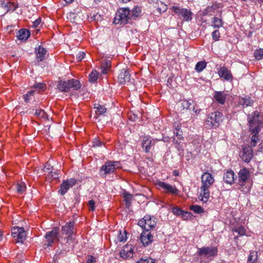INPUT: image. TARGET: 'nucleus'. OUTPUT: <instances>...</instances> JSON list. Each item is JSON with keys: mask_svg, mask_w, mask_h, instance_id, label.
Masks as SVG:
<instances>
[{"mask_svg": "<svg viewBox=\"0 0 263 263\" xmlns=\"http://www.w3.org/2000/svg\"><path fill=\"white\" fill-rule=\"evenodd\" d=\"M249 131L252 135L251 147H254L259 142L258 136L259 132L263 127V117L257 111H255L248 116Z\"/></svg>", "mask_w": 263, "mask_h": 263, "instance_id": "1", "label": "nucleus"}, {"mask_svg": "<svg viewBox=\"0 0 263 263\" xmlns=\"http://www.w3.org/2000/svg\"><path fill=\"white\" fill-rule=\"evenodd\" d=\"M223 119V115L221 112H212L208 115L204 121V125L209 129L216 128L219 127Z\"/></svg>", "mask_w": 263, "mask_h": 263, "instance_id": "2", "label": "nucleus"}, {"mask_svg": "<svg viewBox=\"0 0 263 263\" xmlns=\"http://www.w3.org/2000/svg\"><path fill=\"white\" fill-rule=\"evenodd\" d=\"M250 178V174L249 170L246 168L240 170L237 183L240 186L239 190L245 193H248L250 189V186L248 184Z\"/></svg>", "mask_w": 263, "mask_h": 263, "instance_id": "3", "label": "nucleus"}, {"mask_svg": "<svg viewBox=\"0 0 263 263\" xmlns=\"http://www.w3.org/2000/svg\"><path fill=\"white\" fill-rule=\"evenodd\" d=\"M131 20L130 11L128 8L119 9L114 18V23L116 24L125 25Z\"/></svg>", "mask_w": 263, "mask_h": 263, "instance_id": "4", "label": "nucleus"}, {"mask_svg": "<svg viewBox=\"0 0 263 263\" xmlns=\"http://www.w3.org/2000/svg\"><path fill=\"white\" fill-rule=\"evenodd\" d=\"M81 85L80 82L75 79H71L68 81L60 80L58 82V88L63 92H68L71 89L78 90L80 88Z\"/></svg>", "mask_w": 263, "mask_h": 263, "instance_id": "5", "label": "nucleus"}, {"mask_svg": "<svg viewBox=\"0 0 263 263\" xmlns=\"http://www.w3.org/2000/svg\"><path fill=\"white\" fill-rule=\"evenodd\" d=\"M121 168V164L119 161H108L103 165L100 173L101 176H106L108 174L114 173L117 169Z\"/></svg>", "mask_w": 263, "mask_h": 263, "instance_id": "6", "label": "nucleus"}, {"mask_svg": "<svg viewBox=\"0 0 263 263\" xmlns=\"http://www.w3.org/2000/svg\"><path fill=\"white\" fill-rule=\"evenodd\" d=\"M171 9L179 17L182 18L183 21L189 22L192 19L193 13L190 10L181 8L177 5L173 6Z\"/></svg>", "mask_w": 263, "mask_h": 263, "instance_id": "7", "label": "nucleus"}, {"mask_svg": "<svg viewBox=\"0 0 263 263\" xmlns=\"http://www.w3.org/2000/svg\"><path fill=\"white\" fill-rule=\"evenodd\" d=\"M157 223L156 218L154 216L148 215H145L142 219L138 221V225L144 229V231H148L154 228Z\"/></svg>", "mask_w": 263, "mask_h": 263, "instance_id": "8", "label": "nucleus"}, {"mask_svg": "<svg viewBox=\"0 0 263 263\" xmlns=\"http://www.w3.org/2000/svg\"><path fill=\"white\" fill-rule=\"evenodd\" d=\"M218 253L217 248L216 247H204L198 248V254L199 256L209 258L217 255Z\"/></svg>", "mask_w": 263, "mask_h": 263, "instance_id": "9", "label": "nucleus"}, {"mask_svg": "<svg viewBox=\"0 0 263 263\" xmlns=\"http://www.w3.org/2000/svg\"><path fill=\"white\" fill-rule=\"evenodd\" d=\"M155 185L159 189L163 190V192L167 194H177L178 190L175 185H172L161 181H156Z\"/></svg>", "mask_w": 263, "mask_h": 263, "instance_id": "10", "label": "nucleus"}, {"mask_svg": "<svg viewBox=\"0 0 263 263\" xmlns=\"http://www.w3.org/2000/svg\"><path fill=\"white\" fill-rule=\"evenodd\" d=\"M11 235L14 238H16L17 242H23L26 240V232L22 227H14L12 229Z\"/></svg>", "mask_w": 263, "mask_h": 263, "instance_id": "11", "label": "nucleus"}, {"mask_svg": "<svg viewBox=\"0 0 263 263\" xmlns=\"http://www.w3.org/2000/svg\"><path fill=\"white\" fill-rule=\"evenodd\" d=\"M59 229L58 228L55 227L49 232L46 233L45 238L48 242V246H50L52 243L58 242L59 238Z\"/></svg>", "mask_w": 263, "mask_h": 263, "instance_id": "12", "label": "nucleus"}, {"mask_svg": "<svg viewBox=\"0 0 263 263\" xmlns=\"http://www.w3.org/2000/svg\"><path fill=\"white\" fill-rule=\"evenodd\" d=\"M77 183V180L74 178H70L63 182L60 186L59 192L61 195H64L67 191L73 186Z\"/></svg>", "mask_w": 263, "mask_h": 263, "instance_id": "13", "label": "nucleus"}, {"mask_svg": "<svg viewBox=\"0 0 263 263\" xmlns=\"http://www.w3.org/2000/svg\"><path fill=\"white\" fill-rule=\"evenodd\" d=\"M240 156L243 161L249 162L253 157V150L249 145H245L243 147Z\"/></svg>", "mask_w": 263, "mask_h": 263, "instance_id": "14", "label": "nucleus"}, {"mask_svg": "<svg viewBox=\"0 0 263 263\" xmlns=\"http://www.w3.org/2000/svg\"><path fill=\"white\" fill-rule=\"evenodd\" d=\"M218 73L220 78H223L225 80L232 81L233 77L231 72L225 66L220 67L217 68Z\"/></svg>", "mask_w": 263, "mask_h": 263, "instance_id": "15", "label": "nucleus"}, {"mask_svg": "<svg viewBox=\"0 0 263 263\" xmlns=\"http://www.w3.org/2000/svg\"><path fill=\"white\" fill-rule=\"evenodd\" d=\"M153 235L148 231H144L141 234L140 240L143 246H148L153 241Z\"/></svg>", "mask_w": 263, "mask_h": 263, "instance_id": "16", "label": "nucleus"}, {"mask_svg": "<svg viewBox=\"0 0 263 263\" xmlns=\"http://www.w3.org/2000/svg\"><path fill=\"white\" fill-rule=\"evenodd\" d=\"M74 222L73 221H69L65 226L62 227V231L63 234L67 235V238H69L73 234Z\"/></svg>", "mask_w": 263, "mask_h": 263, "instance_id": "17", "label": "nucleus"}, {"mask_svg": "<svg viewBox=\"0 0 263 263\" xmlns=\"http://www.w3.org/2000/svg\"><path fill=\"white\" fill-rule=\"evenodd\" d=\"M130 74L128 69H122L119 74L118 79L119 83L121 84H125L130 81Z\"/></svg>", "mask_w": 263, "mask_h": 263, "instance_id": "18", "label": "nucleus"}, {"mask_svg": "<svg viewBox=\"0 0 263 263\" xmlns=\"http://www.w3.org/2000/svg\"><path fill=\"white\" fill-rule=\"evenodd\" d=\"M223 179L226 183L232 184L235 182L237 179V176L232 170L228 171L224 174Z\"/></svg>", "mask_w": 263, "mask_h": 263, "instance_id": "19", "label": "nucleus"}, {"mask_svg": "<svg viewBox=\"0 0 263 263\" xmlns=\"http://www.w3.org/2000/svg\"><path fill=\"white\" fill-rule=\"evenodd\" d=\"M133 249L130 245H127L120 251V256L121 257L126 259L128 257H131L133 256Z\"/></svg>", "mask_w": 263, "mask_h": 263, "instance_id": "20", "label": "nucleus"}, {"mask_svg": "<svg viewBox=\"0 0 263 263\" xmlns=\"http://www.w3.org/2000/svg\"><path fill=\"white\" fill-rule=\"evenodd\" d=\"M29 114L34 115L36 117L44 120H48V115L45 111L41 109H32L29 110Z\"/></svg>", "mask_w": 263, "mask_h": 263, "instance_id": "21", "label": "nucleus"}, {"mask_svg": "<svg viewBox=\"0 0 263 263\" xmlns=\"http://www.w3.org/2000/svg\"><path fill=\"white\" fill-rule=\"evenodd\" d=\"M142 147H144V151L146 153L149 152L152 146L155 144V141L152 140L150 137H144L142 142Z\"/></svg>", "mask_w": 263, "mask_h": 263, "instance_id": "22", "label": "nucleus"}, {"mask_svg": "<svg viewBox=\"0 0 263 263\" xmlns=\"http://www.w3.org/2000/svg\"><path fill=\"white\" fill-rule=\"evenodd\" d=\"M35 51L37 61L39 62L43 61L46 54V50L40 46L37 48H35Z\"/></svg>", "mask_w": 263, "mask_h": 263, "instance_id": "23", "label": "nucleus"}, {"mask_svg": "<svg viewBox=\"0 0 263 263\" xmlns=\"http://www.w3.org/2000/svg\"><path fill=\"white\" fill-rule=\"evenodd\" d=\"M213 97L218 103L223 105L226 102L227 94L223 91H216Z\"/></svg>", "mask_w": 263, "mask_h": 263, "instance_id": "24", "label": "nucleus"}, {"mask_svg": "<svg viewBox=\"0 0 263 263\" xmlns=\"http://www.w3.org/2000/svg\"><path fill=\"white\" fill-rule=\"evenodd\" d=\"M238 103L244 108L252 106L254 103V101L250 97L245 96L239 99Z\"/></svg>", "mask_w": 263, "mask_h": 263, "instance_id": "25", "label": "nucleus"}, {"mask_svg": "<svg viewBox=\"0 0 263 263\" xmlns=\"http://www.w3.org/2000/svg\"><path fill=\"white\" fill-rule=\"evenodd\" d=\"M111 67V61L109 59H105L101 66V71L103 74H107Z\"/></svg>", "mask_w": 263, "mask_h": 263, "instance_id": "26", "label": "nucleus"}, {"mask_svg": "<svg viewBox=\"0 0 263 263\" xmlns=\"http://www.w3.org/2000/svg\"><path fill=\"white\" fill-rule=\"evenodd\" d=\"M175 135L173 139V143L175 144H179L183 140L182 131L180 128H176L174 131Z\"/></svg>", "mask_w": 263, "mask_h": 263, "instance_id": "27", "label": "nucleus"}, {"mask_svg": "<svg viewBox=\"0 0 263 263\" xmlns=\"http://www.w3.org/2000/svg\"><path fill=\"white\" fill-rule=\"evenodd\" d=\"M201 193L199 199L204 203H206L210 198L209 189L200 187Z\"/></svg>", "mask_w": 263, "mask_h": 263, "instance_id": "28", "label": "nucleus"}, {"mask_svg": "<svg viewBox=\"0 0 263 263\" xmlns=\"http://www.w3.org/2000/svg\"><path fill=\"white\" fill-rule=\"evenodd\" d=\"M214 180L212 175L208 172L204 173L201 176V183H213Z\"/></svg>", "mask_w": 263, "mask_h": 263, "instance_id": "29", "label": "nucleus"}, {"mask_svg": "<svg viewBox=\"0 0 263 263\" xmlns=\"http://www.w3.org/2000/svg\"><path fill=\"white\" fill-rule=\"evenodd\" d=\"M30 35V33L28 29H22L19 31L18 34L17 35V37L18 40H26Z\"/></svg>", "mask_w": 263, "mask_h": 263, "instance_id": "30", "label": "nucleus"}, {"mask_svg": "<svg viewBox=\"0 0 263 263\" xmlns=\"http://www.w3.org/2000/svg\"><path fill=\"white\" fill-rule=\"evenodd\" d=\"M191 103L186 100H182L180 102V107L182 110H185L187 112H190L192 108L191 107Z\"/></svg>", "mask_w": 263, "mask_h": 263, "instance_id": "31", "label": "nucleus"}, {"mask_svg": "<svg viewBox=\"0 0 263 263\" xmlns=\"http://www.w3.org/2000/svg\"><path fill=\"white\" fill-rule=\"evenodd\" d=\"M212 26L215 28H219L223 26V22L221 18L214 17L212 21Z\"/></svg>", "mask_w": 263, "mask_h": 263, "instance_id": "32", "label": "nucleus"}, {"mask_svg": "<svg viewBox=\"0 0 263 263\" xmlns=\"http://www.w3.org/2000/svg\"><path fill=\"white\" fill-rule=\"evenodd\" d=\"M206 66V62L204 61L198 62L196 66L195 69L198 72H201Z\"/></svg>", "mask_w": 263, "mask_h": 263, "instance_id": "33", "label": "nucleus"}, {"mask_svg": "<svg viewBox=\"0 0 263 263\" xmlns=\"http://www.w3.org/2000/svg\"><path fill=\"white\" fill-rule=\"evenodd\" d=\"M97 106L94 107L96 110H95V112L97 115H103L106 111V108L104 106H102L99 104H97Z\"/></svg>", "mask_w": 263, "mask_h": 263, "instance_id": "34", "label": "nucleus"}, {"mask_svg": "<svg viewBox=\"0 0 263 263\" xmlns=\"http://www.w3.org/2000/svg\"><path fill=\"white\" fill-rule=\"evenodd\" d=\"M257 259V252L253 251L250 252V255L248 257V263H255Z\"/></svg>", "mask_w": 263, "mask_h": 263, "instance_id": "35", "label": "nucleus"}, {"mask_svg": "<svg viewBox=\"0 0 263 263\" xmlns=\"http://www.w3.org/2000/svg\"><path fill=\"white\" fill-rule=\"evenodd\" d=\"M190 209L197 214H201L204 212V209L200 206L197 205H191Z\"/></svg>", "mask_w": 263, "mask_h": 263, "instance_id": "36", "label": "nucleus"}, {"mask_svg": "<svg viewBox=\"0 0 263 263\" xmlns=\"http://www.w3.org/2000/svg\"><path fill=\"white\" fill-rule=\"evenodd\" d=\"M16 191H17V193L20 194H22L26 190V184L24 182L17 183L16 184Z\"/></svg>", "mask_w": 263, "mask_h": 263, "instance_id": "37", "label": "nucleus"}, {"mask_svg": "<svg viewBox=\"0 0 263 263\" xmlns=\"http://www.w3.org/2000/svg\"><path fill=\"white\" fill-rule=\"evenodd\" d=\"M7 5L6 13L9 11H13L18 7L16 4L9 1H7Z\"/></svg>", "mask_w": 263, "mask_h": 263, "instance_id": "38", "label": "nucleus"}, {"mask_svg": "<svg viewBox=\"0 0 263 263\" xmlns=\"http://www.w3.org/2000/svg\"><path fill=\"white\" fill-rule=\"evenodd\" d=\"M117 240L120 242H125L127 240L126 232L124 231L122 232L120 231L117 236Z\"/></svg>", "mask_w": 263, "mask_h": 263, "instance_id": "39", "label": "nucleus"}, {"mask_svg": "<svg viewBox=\"0 0 263 263\" xmlns=\"http://www.w3.org/2000/svg\"><path fill=\"white\" fill-rule=\"evenodd\" d=\"M99 73L96 70H92L89 76V80L91 82H96L98 79Z\"/></svg>", "mask_w": 263, "mask_h": 263, "instance_id": "40", "label": "nucleus"}, {"mask_svg": "<svg viewBox=\"0 0 263 263\" xmlns=\"http://www.w3.org/2000/svg\"><path fill=\"white\" fill-rule=\"evenodd\" d=\"M141 12V9L138 7H135L132 11V14H130L131 19L132 18H136L138 17Z\"/></svg>", "mask_w": 263, "mask_h": 263, "instance_id": "41", "label": "nucleus"}, {"mask_svg": "<svg viewBox=\"0 0 263 263\" xmlns=\"http://www.w3.org/2000/svg\"><path fill=\"white\" fill-rule=\"evenodd\" d=\"M132 197L133 196L130 194L126 193L124 194V199L126 206L129 207L131 205Z\"/></svg>", "mask_w": 263, "mask_h": 263, "instance_id": "42", "label": "nucleus"}, {"mask_svg": "<svg viewBox=\"0 0 263 263\" xmlns=\"http://www.w3.org/2000/svg\"><path fill=\"white\" fill-rule=\"evenodd\" d=\"M254 57L256 59L260 60L263 59V49H259L254 52Z\"/></svg>", "mask_w": 263, "mask_h": 263, "instance_id": "43", "label": "nucleus"}, {"mask_svg": "<svg viewBox=\"0 0 263 263\" xmlns=\"http://www.w3.org/2000/svg\"><path fill=\"white\" fill-rule=\"evenodd\" d=\"M233 231L237 232L240 235H245L246 234V230L242 226H240L237 228H235L233 229Z\"/></svg>", "mask_w": 263, "mask_h": 263, "instance_id": "44", "label": "nucleus"}, {"mask_svg": "<svg viewBox=\"0 0 263 263\" xmlns=\"http://www.w3.org/2000/svg\"><path fill=\"white\" fill-rule=\"evenodd\" d=\"M172 212L176 215H181L184 214V211L177 207L173 208L172 209Z\"/></svg>", "mask_w": 263, "mask_h": 263, "instance_id": "45", "label": "nucleus"}, {"mask_svg": "<svg viewBox=\"0 0 263 263\" xmlns=\"http://www.w3.org/2000/svg\"><path fill=\"white\" fill-rule=\"evenodd\" d=\"M212 36L213 39L215 41H217L219 40V38L220 37V32L218 30H216L213 31L212 33Z\"/></svg>", "mask_w": 263, "mask_h": 263, "instance_id": "46", "label": "nucleus"}, {"mask_svg": "<svg viewBox=\"0 0 263 263\" xmlns=\"http://www.w3.org/2000/svg\"><path fill=\"white\" fill-rule=\"evenodd\" d=\"M35 92L34 90H30L28 92V93L25 95H24V99L26 102H29L30 100V97L32 96H33V93Z\"/></svg>", "mask_w": 263, "mask_h": 263, "instance_id": "47", "label": "nucleus"}, {"mask_svg": "<svg viewBox=\"0 0 263 263\" xmlns=\"http://www.w3.org/2000/svg\"><path fill=\"white\" fill-rule=\"evenodd\" d=\"M155 261L154 259L148 258L146 259H141L137 263H155Z\"/></svg>", "mask_w": 263, "mask_h": 263, "instance_id": "48", "label": "nucleus"}, {"mask_svg": "<svg viewBox=\"0 0 263 263\" xmlns=\"http://www.w3.org/2000/svg\"><path fill=\"white\" fill-rule=\"evenodd\" d=\"M88 208L90 211H93L95 209V202L93 200H90L88 201Z\"/></svg>", "mask_w": 263, "mask_h": 263, "instance_id": "49", "label": "nucleus"}, {"mask_svg": "<svg viewBox=\"0 0 263 263\" xmlns=\"http://www.w3.org/2000/svg\"><path fill=\"white\" fill-rule=\"evenodd\" d=\"M93 147H96V146H101L102 145L103 143L102 142L99 140L98 138H95L94 140L93 141Z\"/></svg>", "mask_w": 263, "mask_h": 263, "instance_id": "50", "label": "nucleus"}, {"mask_svg": "<svg viewBox=\"0 0 263 263\" xmlns=\"http://www.w3.org/2000/svg\"><path fill=\"white\" fill-rule=\"evenodd\" d=\"M85 56V53L84 52H80L77 55V59L79 61H81L84 58Z\"/></svg>", "mask_w": 263, "mask_h": 263, "instance_id": "51", "label": "nucleus"}, {"mask_svg": "<svg viewBox=\"0 0 263 263\" xmlns=\"http://www.w3.org/2000/svg\"><path fill=\"white\" fill-rule=\"evenodd\" d=\"M96 260L92 255H89L87 257L86 263H95Z\"/></svg>", "mask_w": 263, "mask_h": 263, "instance_id": "52", "label": "nucleus"}, {"mask_svg": "<svg viewBox=\"0 0 263 263\" xmlns=\"http://www.w3.org/2000/svg\"><path fill=\"white\" fill-rule=\"evenodd\" d=\"M192 109L195 112L196 115L199 114L201 111V109L198 108V107L196 105H194Z\"/></svg>", "mask_w": 263, "mask_h": 263, "instance_id": "53", "label": "nucleus"}, {"mask_svg": "<svg viewBox=\"0 0 263 263\" xmlns=\"http://www.w3.org/2000/svg\"><path fill=\"white\" fill-rule=\"evenodd\" d=\"M7 1L4 0L0 1V7L4 9L5 11H6Z\"/></svg>", "mask_w": 263, "mask_h": 263, "instance_id": "54", "label": "nucleus"}, {"mask_svg": "<svg viewBox=\"0 0 263 263\" xmlns=\"http://www.w3.org/2000/svg\"><path fill=\"white\" fill-rule=\"evenodd\" d=\"M41 22V18H37L33 23V27L34 28H36L40 25Z\"/></svg>", "mask_w": 263, "mask_h": 263, "instance_id": "55", "label": "nucleus"}, {"mask_svg": "<svg viewBox=\"0 0 263 263\" xmlns=\"http://www.w3.org/2000/svg\"><path fill=\"white\" fill-rule=\"evenodd\" d=\"M34 86L35 88H39L40 89L43 90L45 87L46 85L45 84L43 83H39L36 84L35 85H34Z\"/></svg>", "mask_w": 263, "mask_h": 263, "instance_id": "56", "label": "nucleus"}, {"mask_svg": "<svg viewBox=\"0 0 263 263\" xmlns=\"http://www.w3.org/2000/svg\"><path fill=\"white\" fill-rule=\"evenodd\" d=\"M213 183H201V187L209 189L210 186L213 184Z\"/></svg>", "mask_w": 263, "mask_h": 263, "instance_id": "57", "label": "nucleus"}, {"mask_svg": "<svg viewBox=\"0 0 263 263\" xmlns=\"http://www.w3.org/2000/svg\"><path fill=\"white\" fill-rule=\"evenodd\" d=\"M50 166V164H46L44 168V171L47 173H51L52 169H51Z\"/></svg>", "mask_w": 263, "mask_h": 263, "instance_id": "58", "label": "nucleus"}, {"mask_svg": "<svg viewBox=\"0 0 263 263\" xmlns=\"http://www.w3.org/2000/svg\"><path fill=\"white\" fill-rule=\"evenodd\" d=\"M181 216L183 219H185L190 217V213L184 211V214H181Z\"/></svg>", "mask_w": 263, "mask_h": 263, "instance_id": "59", "label": "nucleus"}, {"mask_svg": "<svg viewBox=\"0 0 263 263\" xmlns=\"http://www.w3.org/2000/svg\"><path fill=\"white\" fill-rule=\"evenodd\" d=\"M131 0H119V1L122 3H127Z\"/></svg>", "mask_w": 263, "mask_h": 263, "instance_id": "60", "label": "nucleus"}, {"mask_svg": "<svg viewBox=\"0 0 263 263\" xmlns=\"http://www.w3.org/2000/svg\"><path fill=\"white\" fill-rule=\"evenodd\" d=\"M259 146H260V149L261 151H263V142H261L260 144H259Z\"/></svg>", "mask_w": 263, "mask_h": 263, "instance_id": "61", "label": "nucleus"}, {"mask_svg": "<svg viewBox=\"0 0 263 263\" xmlns=\"http://www.w3.org/2000/svg\"><path fill=\"white\" fill-rule=\"evenodd\" d=\"M67 3H71L73 0H64Z\"/></svg>", "mask_w": 263, "mask_h": 263, "instance_id": "62", "label": "nucleus"}, {"mask_svg": "<svg viewBox=\"0 0 263 263\" xmlns=\"http://www.w3.org/2000/svg\"><path fill=\"white\" fill-rule=\"evenodd\" d=\"M2 238H3L2 232L0 231V241L2 240Z\"/></svg>", "mask_w": 263, "mask_h": 263, "instance_id": "63", "label": "nucleus"}, {"mask_svg": "<svg viewBox=\"0 0 263 263\" xmlns=\"http://www.w3.org/2000/svg\"><path fill=\"white\" fill-rule=\"evenodd\" d=\"M70 16H73V19H74V20L75 19L74 14H72V15H70Z\"/></svg>", "mask_w": 263, "mask_h": 263, "instance_id": "64", "label": "nucleus"}]
</instances>
